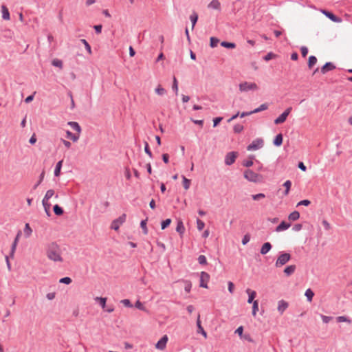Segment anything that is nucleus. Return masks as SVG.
<instances>
[{
	"mask_svg": "<svg viewBox=\"0 0 352 352\" xmlns=\"http://www.w3.org/2000/svg\"><path fill=\"white\" fill-rule=\"evenodd\" d=\"M265 197V195L263 193H259V194L252 195V199L255 201L260 200L261 199H263Z\"/></svg>",
	"mask_w": 352,
	"mask_h": 352,
	"instance_id": "nucleus-52",
	"label": "nucleus"
},
{
	"mask_svg": "<svg viewBox=\"0 0 352 352\" xmlns=\"http://www.w3.org/2000/svg\"><path fill=\"white\" fill-rule=\"evenodd\" d=\"M228 285V291H229L231 294H232V293H233V292H234V283H233L232 282H231V281H229Z\"/></svg>",
	"mask_w": 352,
	"mask_h": 352,
	"instance_id": "nucleus-61",
	"label": "nucleus"
},
{
	"mask_svg": "<svg viewBox=\"0 0 352 352\" xmlns=\"http://www.w3.org/2000/svg\"><path fill=\"white\" fill-rule=\"evenodd\" d=\"M68 125H69L74 130H75L78 133H80L81 128L78 122H69Z\"/></svg>",
	"mask_w": 352,
	"mask_h": 352,
	"instance_id": "nucleus-21",
	"label": "nucleus"
},
{
	"mask_svg": "<svg viewBox=\"0 0 352 352\" xmlns=\"http://www.w3.org/2000/svg\"><path fill=\"white\" fill-rule=\"evenodd\" d=\"M233 130L236 133H241L243 130V126L239 124H236L234 125Z\"/></svg>",
	"mask_w": 352,
	"mask_h": 352,
	"instance_id": "nucleus-47",
	"label": "nucleus"
},
{
	"mask_svg": "<svg viewBox=\"0 0 352 352\" xmlns=\"http://www.w3.org/2000/svg\"><path fill=\"white\" fill-rule=\"evenodd\" d=\"M16 245H17L16 242V241H13V243L12 244L11 250H10V257H13L14 256V254L15 252Z\"/></svg>",
	"mask_w": 352,
	"mask_h": 352,
	"instance_id": "nucleus-50",
	"label": "nucleus"
},
{
	"mask_svg": "<svg viewBox=\"0 0 352 352\" xmlns=\"http://www.w3.org/2000/svg\"><path fill=\"white\" fill-rule=\"evenodd\" d=\"M55 195V192L54 190L52 189H50V190H48L46 193H45V195L43 199V207L45 210V211L47 212H48V211L50 210V206H51V204L49 202V200L50 198H52L54 195Z\"/></svg>",
	"mask_w": 352,
	"mask_h": 352,
	"instance_id": "nucleus-4",
	"label": "nucleus"
},
{
	"mask_svg": "<svg viewBox=\"0 0 352 352\" xmlns=\"http://www.w3.org/2000/svg\"><path fill=\"white\" fill-rule=\"evenodd\" d=\"M176 231L177 232H179V234H180L181 236L184 233L185 228H184V226L183 225V221H177V227H176Z\"/></svg>",
	"mask_w": 352,
	"mask_h": 352,
	"instance_id": "nucleus-22",
	"label": "nucleus"
},
{
	"mask_svg": "<svg viewBox=\"0 0 352 352\" xmlns=\"http://www.w3.org/2000/svg\"><path fill=\"white\" fill-rule=\"evenodd\" d=\"M243 326L239 327L235 331V333L238 334L239 336H241L243 335Z\"/></svg>",
	"mask_w": 352,
	"mask_h": 352,
	"instance_id": "nucleus-57",
	"label": "nucleus"
},
{
	"mask_svg": "<svg viewBox=\"0 0 352 352\" xmlns=\"http://www.w3.org/2000/svg\"><path fill=\"white\" fill-rule=\"evenodd\" d=\"M197 333H201L204 338L207 337V333L204 329L203 327L201 324V320H200V315H198L197 320Z\"/></svg>",
	"mask_w": 352,
	"mask_h": 352,
	"instance_id": "nucleus-15",
	"label": "nucleus"
},
{
	"mask_svg": "<svg viewBox=\"0 0 352 352\" xmlns=\"http://www.w3.org/2000/svg\"><path fill=\"white\" fill-rule=\"evenodd\" d=\"M292 110V108L291 107L287 108L282 114H280L276 119L274 120V124H280L283 123L286 120Z\"/></svg>",
	"mask_w": 352,
	"mask_h": 352,
	"instance_id": "nucleus-7",
	"label": "nucleus"
},
{
	"mask_svg": "<svg viewBox=\"0 0 352 352\" xmlns=\"http://www.w3.org/2000/svg\"><path fill=\"white\" fill-rule=\"evenodd\" d=\"M191 287H192V284L190 281H186V286H185V291L188 293H189L190 292V289H191Z\"/></svg>",
	"mask_w": 352,
	"mask_h": 352,
	"instance_id": "nucleus-56",
	"label": "nucleus"
},
{
	"mask_svg": "<svg viewBox=\"0 0 352 352\" xmlns=\"http://www.w3.org/2000/svg\"><path fill=\"white\" fill-rule=\"evenodd\" d=\"M172 89L175 91L176 94H178V82L177 78L175 76L173 77Z\"/></svg>",
	"mask_w": 352,
	"mask_h": 352,
	"instance_id": "nucleus-45",
	"label": "nucleus"
},
{
	"mask_svg": "<svg viewBox=\"0 0 352 352\" xmlns=\"http://www.w3.org/2000/svg\"><path fill=\"white\" fill-rule=\"evenodd\" d=\"M295 270H296V265H291L287 266L285 268L284 273L287 276H291L295 272Z\"/></svg>",
	"mask_w": 352,
	"mask_h": 352,
	"instance_id": "nucleus-20",
	"label": "nucleus"
},
{
	"mask_svg": "<svg viewBox=\"0 0 352 352\" xmlns=\"http://www.w3.org/2000/svg\"><path fill=\"white\" fill-rule=\"evenodd\" d=\"M168 338L167 335L163 336L156 343L155 347L160 350H164L166 348Z\"/></svg>",
	"mask_w": 352,
	"mask_h": 352,
	"instance_id": "nucleus-10",
	"label": "nucleus"
},
{
	"mask_svg": "<svg viewBox=\"0 0 352 352\" xmlns=\"http://www.w3.org/2000/svg\"><path fill=\"white\" fill-rule=\"evenodd\" d=\"M320 12L323 14H324L327 17H328L330 20H331L333 22H335V23H341L342 22V19L336 16L332 12H330L326 10H320Z\"/></svg>",
	"mask_w": 352,
	"mask_h": 352,
	"instance_id": "nucleus-11",
	"label": "nucleus"
},
{
	"mask_svg": "<svg viewBox=\"0 0 352 352\" xmlns=\"http://www.w3.org/2000/svg\"><path fill=\"white\" fill-rule=\"evenodd\" d=\"M52 64L55 67H59L60 69H62L63 67V62L59 59H54L52 62Z\"/></svg>",
	"mask_w": 352,
	"mask_h": 352,
	"instance_id": "nucleus-39",
	"label": "nucleus"
},
{
	"mask_svg": "<svg viewBox=\"0 0 352 352\" xmlns=\"http://www.w3.org/2000/svg\"><path fill=\"white\" fill-rule=\"evenodd\" d=\"M317 63V58L314 56H311L309 58L308 66L311 68Z\"/></svg>",
	"mask_w": 352,
	"mask_h": 352,
	"instance_id": "nucleus-33",
	"label": "nucleus"
},
{
	"mask_svg": "<svg viewBox=\"0 0 352 352\" xmlns=\"http://www.w3.org/2000/svg\"><path fill=\"white\" fill-rule=\"evenodd\" d=\"M221 117L216 118L213 120V126L215 127L217 126V124L222 120Z\"/></svg>",
	"mask_w": 352,
	"mask_h": 352,
	"instance_id": "nucleus-63",
	"label": "nucleus"
},
{
	"mask_svg": "<svg viewBox=\"0 0 352 352\" xmlns=\"http://www.w3.org/2000/svg\"><path fill=\"white\" fill-rule=\"evenodd\" d=\"M300 217V214L297 211L292 212L289 216V220H298Z\"/></svg>",
	"mask_w": 352,
	"mask_h": 352,
	"instance_id": "nucleus-36",
	"label": "nucleus"
},
{
	"mask_svg": "<svg viewBox=\"0 0 352 352\" xmlns=\"http://www.w3.org/2000/svg\"><path fill=\"white\" fill-rule=\"evenodd\" d=\"M243 176L245 179L250 182L260 183L263 181V176L258 174L250 169H247L244 171Z\"/></svg>",
	"mask_w": 352,
	"mask_h": 352,
	"instance_id": "nucleus-2",
	"label": "nucleus"
},
{
	"mask_svg": "<svg viewBox=\"0 0 352 352\" xmlns=\"http://www.w3.org/2000/svg\"><path fill=\"white\" fill-rule=\"evenodd\" d=\"M197 261L200 265H204L207 264V260L204 255L199 256Z\"/></svg>",
	"mask_w": 352,
	"mask_h": 352,
	"instance_id": "nucleus-43",
	"label": "nucleus"
},
{
	"mask_svg": "<svg viewBox=\"0 0 352 352\" xmlns=\"http://www.w3.org/2000/svg\"><path fill=\"white\" fill-rule=\"evenodd\" d=\"M305 296L307 297V299L309 302H311L313 299V297L314 296V292L311 289H307L305 294Z\"/></svg>",
	"mask_w": 352,
	"mask_h": 352,
	"instance_id": "nucleus-29",
	"label": "nucleus"
},
{
	"mask_svg": "<svg viewBox=\"0 0 352 352\" xmlns=\"http://www.w3.org/2000/svg\"><path fill=\"white\" fill-rule=\"evenodd\" d=\"M250 240V234L249 233H247L244 235L243 239H242V244L246 245Z\"/></svg>",
	"mask_w": 352,
	"mask_h": 352,
	"instance_id": "nucleus-51",
	"label": "nucleus"
},
{
	"mask_svg": "<svg viewBox=\"0 0 352 352\" xmlns=\"http://www.w3.org/2000/svg\"><path fill=\"white\" fill-rule=\"evenodd\" d=\"M336 320L338 322H348L349 324L351 323V320L350 318H349L348 317L344 316L337 317Z\"/></svg>",
	"mask_w": 352,
	"mask_h": 352,
	"instance_id": "nucleus-31",
	"label": "nucleus"
},
{
	"mask_svg": "<svg viewBox=\"0 0 352 352\" xmlns=\"http://www.w3.org/2000/svg\"><path fill=\"white\" fill-rule=\"evenodd\" d=\"M238 157V153L235 151L229 152L225 157V164L228 166H230L234 163L236 159Z\"/></svg>",
	"mask_w": 352,
	"mask_h": 352,
	"instance_id": "nucleus-8",
	"label": "nucleus"
},
{
	"mask_svg": "<svg viewBox=\"0 0 352 352\" xmlns=\"http://www.w3.org/2000/svg\"><path fill=\"white\" fill-rule=\"evenodd\" d=\"M267 108H268V106L267 104H262L259 107L252 111L251 113H258L260 111L266 110Z\"/></svg>",
	"mask_w": 352,
	"mask_h": 352,
	"instance_id": "nucleus-32",
	"label": "nucleus"
},
{
	"mask_svg": "<svg viewBox=\"0 0 352 352\" xmlns=\"http://www.w3.org/2000/svg\"><path fill=\"white\" fill-rule=\"evenodd\" d=\"M95 300L99 302V304L100 305V306L102 307V309H105L106 307V302H107V298H104V297H96L95 298Z\"/></svg>",
	"mask_w": 352,
	"mask_h": 352,
	"instance_id": "nucleus-26",
	"label": "nucleus"
},
{
	"mask_svg": "<svg viewBox=\"0 0 352 352\" xmlns=\"http://www.w3.org/2000/svg\"><path fill=\"white\" fill-rule=\"evenodd\" d=\"M190 19L192 22V30H193L197 21V19H198V15L196 12H193L190 16Z\"/></svg>",
	"mask_w": 352,
	"mask_h": 352,
	"instance_id": "nucleus-28",
	"label": "nucleus"
},
{
	"mask_svg": "<svg viewBox=\"0 0 352 352\" xmlns=\"http://www.w3.org/2000/svg\"><path fill=\"white\" fill-rule=\"evenodd\" d=\"M210 275L206 272H201L200 274V285L201 287L208 288L207 283L209 281Z\"/></svg>",
	"mask_w": 352,
	"mask_h": 352,
	"instance_id": "nucleus-9",
	"label": "nucleus"
},
{
	"mask_svg": "<svg viewBox=\"0 0 352 352\" xmlns=\"http://www.w3.org/2000/svg\"><path fill=\"white\" fill-rule=\"evenodd\" d=\"M2 18L4 20L8 21L10 19V12L7 7L4 5L1 6Z\"/></svg>",
	"mask_w": 352,
	"mask_h": 352,
	"instance_id": "nucleus-18",
	"label": "nucleus"
},
{
	"mask_svg": "<svg viewBox=\"0 0 352 352\" xmlns=\"http://www.w3.org/2000/svg\"><path fill=\"white\" fill-rule=\"evenodd\" d=\"M254 159V155H250L248 157V160H244L243 162V166H245V167H250L253 165V160Z\"/></svg>",
	"mask_w": 352,
	"mask_h": 352,
	"instance_id": "nucleus-23",
	"label": "nucleus"
},
{
	"mask_svg": "<svg viewBox=\"0 0 352 352\" xmlns=\"http://www.w3.org/2000/svg\"><path fill=\"white\" fill-rule=\"evenodd\" d=\"M53 210L54 213L57 215H60L63 213V210L58 205H55Z\"/></svg>",
	"mask_w": 352,
	"mask_h": 352,
	"instance_id": "nucleus-41",
	"label": "nucleus"
},
{
	"mask_svg": "<svg viewBox=\"0 0 352 352\" xmlns=\"http://www.w3.org/2000/svg\"><path fill=\"white\" fill-rule=\"evenodd\" d=\"M32 230L31 228L30 227L29 223H26L25 228H24V234H25V236L29 237L32 233Z\"/></svg>",
	"mask_w": 352,
	"mask_h": 352,
	"instance_id": "nucleus-37",
	"label": "nucleus"
},
{
	"mask_svg": "<svg viewBox=\"0 0 352 352\" xmlns=\"http://www.w3.org/2000/svg\"><path fill=\"white\" fill-rule=\"evenodd\" d=\"M190 185V180L183 176V186L186 190H188Z\"/></svg>",
	"mask_w": 352,
	"mask_h": 352,
	"instance_id": "nucleus-42",
	"label": "nucleus"
},
{
	"mask_svg": "<svg viewBox=\"0 0 352 352\" xmlns=\"http://www.w3.org/2000/svg\"><path fill=\"white\" fill-rule=\"evenodd\" d=\"M63 162V160H60L56 165V168L54 170V175L56 177H58L60 175V170H61V168H62Z\"/></svg>",
	"mask_w": 352,
	"mask_h": 352,
	"instance_id": "nucleus-24",
	"label": "nucleus"
},
{
	"mask_svg": "<svg viewBox=\"0 0 352 352\" xmlns=\"http://www.w3.org/2000/svg\"><path fill=\"white\" fill-rule=\"evenodd\" d=\"M283 143V135L282 134H278L274 140V144L276 146H280Z\"/></svg>",
	"mask_w": 352,
	"mask_h": 352,
	"instance_id": "nucleus-25",
	"label": "nucleus"
},
{
	"mask_svg": "<svg viewBox=\"0 0 352 352\" xmlns=\"http://www.w3.org/2000/svg\"><path fill=\"white\" fill-rule=\"evenodd\" d=\"M209 9H213L216 10H221V3L219 0H212L208 5Z\"/></svg>",
	"mask_w": 352,
	"mask_h": 352,
	"instance_id": "nucleus-13",
	"label": "nucleus"
},
{
	"mask_svg": "<svg viewBox=\"0 0 352 352\" xmlns=\"http://www.w3.org/2000/svg\"><path fill=\"white\" fill-rule=\"evenodd\" d=\"M300 52H301L302 56L303 57H305V56L307 55V53H308V49H307V47L303 46V47H302L300 48Z\"/></svg>",
	"mask_w": 352,
	"mask_h": 352,
	"instance_id": "nucleus-55",
	"label": "nucleus"
},
{
	"mask_svg": "<svg viewBox=\"0 0 352 352\" xmlns=\"http://www.w3.org/2000/svg\"><path fill=\"white\" fill-rule=\"evenodd\" d=\"M221 46H223L224 47L230 48V49H233L236 47V45L234 43H228V42H226V41L221 42Z\"/></svg>",
	"mask_w": 352,
	"mask_h": 352,
	"instance_id": "nucleus-38",
	"label": "nucleus"
},
{
	"mask_svg": "<svg viewBox=\"0 0 352 352\" xmlns=\"http://www.w3.org/2000/svg\"><path fill=\"white\" fill-rule=\"evenodd\" d=\"M264 145V141L262 138H256L247 147L248 151H256L261 148Z\"/></svg>",
	"mask_w": 352,
	"mask_h": 352,
	"instance_id": "nucleus-6",
	"label": "nucleus"
},
{
	"mask_svg": "<svg viewBox=\"0 0 352 352\" xmlns=\"http://www.w3.org/2000/svg\"><path fill=\"white\" fill-rule=\"evenodd\" d=\"M276 56V54H273V53H272V52H270V53H268V54L265 56L264 59H265V60H267H267H271V59H272V58H274Z\"/></svg>",
	"mask_w": 352,
	"mask_h": 352,
	"instance_id": "nucleus-54",
	"label": "nucleus"
},
{
	"mask_svg": "<svg viewBox=\"0 0 352 352\" xmlns=\"http://www.w3.org/2000/svg\"><path fill=\"white\" fill-rule=\"evenodd\" d=\"M124 221H113L112 224L111 225L110 228L112 230H118L120 225L123 223Z\"/></svg>",
	"mask_w": 352,
	"mask_h": 352,
	"instance_id": "nucleus-34",
	"label": "nucleus"
},
{
	"mask_svg": "<svg viewBox=\"0 0 352 352\" xmlns=\"http://www.w3.org/2000/svg\"><path fill=\"white\" fill-rule=\"evenodd\" d=\"M135 307L140 310L146 311V308L144 307L143 304L140 300L136 301V302L135 303Z\"/></svg>",
	"mask_w": 352,
	"mask_h": 352,
	"instance_id": "nucleus-49",
	"label": "nucleus"
},
{
	"mask_svg": "<svg viewBox=\"0 0 352 352\" xmlns=\"http://www.w3.org/2000/svg\"><path fill=\"white\" fill-rule=\"evenodd\" d=\"M336 67L331 63H327L322 68L321 72L325 74L329 71L333 70Z\"/></svg>",
	"mask_w": 352,
	"mask_h": 352,
	"instance_id": "nucleus-19",
	"label": "nucleus"
},
{
	"mask_svg": "<svg viewBox=\"0 0 352 352\" xmlns=\"http://www.w3.org/2000/svg\"><path fill=\"white\" fill-rule=\"evenodd\" d=\"M46 255L47 258L54 262H63L61 250L56 242H51L46 246Z\"/></svg>",
	"mask_w": 352,
	"mask_h": 352,
	"instance_id": "nucleus-1",
	"label": "nucleus"
},
{
	"mask_svg": "<svg viewBox=\"0 0 352 352\" xmlns=\"http://www.w3.org/2000/svg\"><path fill=\"white\" fill-rule=\"evenodd\" d=\"M291 259V255L287 252H282L278 257L275 265L276 267L286 264Z\"/></svg>",
	"mask_w": 352,
	"mask_h": 352,
	"instance_id": "nucleus-5",
	"label": "nucleus"
},
{
	"mask_svg": "<svg viewBox=\"0 0 352 352\" xmlns=\"http://www.w3.org/2000/svg\"><path fill=\"white\" fill-rule=\"evenodd\" d=\"M291 226V223L287 221H281V223L276 228V232H281L288 229Z\"/></svg>",
	"mask_w": 352,
	"mask_h": 352,
	"instance_id": "nucleus-16",
	"label": "nucleus"
},
{
	"mask_svg": "<svg viewBox=\"0 0 352 352\" xmlns=\"http://www.w3.org/2000/svg\"><path fill=\"white\" fill-rule=\"evenodd\" d=\"M72 278L70 277H67V276L63 277L59 280V282L60 283H63V284H66V285L70 284L72 283Z\"/></svg>",
	"mask_w": 352,
	"mask_h": 352,
	"instance_id": "nucleus-44",
	"label": "nucleus"
},
{
	"mask_svg": "<svg viewBox=\"0 0 352 352\" xmlns=\"http://www.w3.org/2000/svg\"><path fill=\"white\" fill-rule=\"evenodd\" d=\"M147 221H140V227L143 231V233L144 234H146L148 233V229L146 227Z\"/></svg>",
	"mask_w": 352,
	"mask_h": 352,
	"instance_id": "nucleus-48",
	"label": "nucleus"
},
{
	"mask_svg": "<svg viewBox=\"0 0 352 352\" xmlns=\"http://www.w3.org/2000/svg\"><path fill=\"white\" fill-rule=\"evenodd\" d=\"M172 221H162L161 226L162 230H164L168 228Z\"/></svg>",
	"mask_w": 352,
	"mask_h": 352,
	"instance_id": "nucleus-58",
	"label": "nucleus"
},
{
	"mask_svg": "<svg viewBox=\"0 0 352 352\" xmlns=\"http://www.w3.org/2000/svg\"><path fill=\"white\" fill-rule=\"evenodd\" d=\"M239 87L240 91L241 92L256 91L258 89V87L255 82H250L247 81L240 83Z\"/></svg>",
	"mask_w": 352,
	"mask_h": 352,
	"instance_id": "nucleus-3",
	"label": "nucleus"
},
{
	"mask_svg": "<svg viewBox=\"0 0 352 352\" xmlns=\"http://www.w3.org/2000/svg\"><path fill=\"white\" fill-rule=\"evenodd\" d=\"M283 186L285 188V195H287L290 190L292 183L289 180H287L284 183Z\"/></svg>",
	"mask_w": 352,
	"mask_h": 352,
	"instance_id": "nucleus-40",
	"label": "nucleus"
},
{
	"mask_svg": "<svg viewBox=\"0 0 352 352\" xmlns=\"http://www.w3.org/2000/svg\"><path fill=\"white\" fill-rule=\"evenodd\" d=\"M219 40L216 37H211L210 39V45L211 47H215L218 45Z\"/></svg>",
	"mask_w": 352,
	"mask_h": 352,
	"instance_id": "nucleus-35",
	"label": "nucleus"
},
{
	"mask_svg": "<svg viewBox=\"0 0 352 352\" xmlns=\"http://www.w3.org/2000/svg\"><path fill=\"white\" fill-rule=\"evenodd\" d=\"M258 311V301L257 300H256L252 303V315H253V316H256Z\"/></svg>",
	"mask_w": 352,
	"mask_h": 352,
	"instance_id": "nucleus-30",
	"label": "nucleus"
},
{
	"mask_svg": "<svg viewBox=\"0 0 352 352\" xmlns=\"http://www.w3.org/2000/svg\"><path fill=\"white\" fill-rule=\"evenodd\" d=\"M121 303H122L126 307H132L133 305L131 304L130 300L124 299L121 300Z\"/></svg>",
	"mask_w": 352,
	"mask_h": 352,
	"instance_id": "nucleus-53",
	"label": "nucleus"
},
{
	"mask_svg": "<svg viewBox=\"0 0 352 352\" xmlns=\"http://www.w3.org/2000/svg\"><path fill=\"white\" fill-rule=\"evenodd\" d=\"M288 302L285 301L284 300H279L278 302V311L280 314H282L288 307Z\"/></svg>",
	"mask_w": 352,
	"mask_h": 352,
	"instance_id": "nucleus-12",
	"label": "nucleus"
},
{
	"mask_svg": "<svg viewBox=\"0 0 352 352\" xmlns=\"http://www.w3.org/2000/svg\"><path fill=\"white\" fill-rule=\"evenodd\" d=\"M321 316H322V321L324 323H328L333 318L331 316H323V315H322Z\"/></svg>",
	"mask_w": 352,
	"mask_h": 352,
	"instance_id": "nucleus-62",
	"label": "nucleus"
},
{
	"mask_svg": "<svg viewBox=\"0 0 352 352\" xmlns=\"http://www.w3.org/2000/svg\"><path fill=\"white\" fill-rule=\"evenodd\" d=\"M144 151L150 157H152V153L150 151L148 144L147 142H145Z\"/></svg>",
	"mask_w": 352,
	"mask_h": 352,
	"instance_id": "nucleus-59",
	"label": "nucleus"
},
{
	"mask_svg": "<svg viewBox=\"0 0 352 352\" xmlns=\"http://www.w3.org/2000/svg\"><path fill=\"white\" fill-rule=\"evenodd\" d=\"M81 42L85 45V47L87 52L89 54H91V53H92L91 48V46L89 45V44L87 43V41L85 39H82Z\"/></svg>",
	"mask_w": 352,
	"mask_h": 352,
	"instance_id": "nucleus-46",
	"label": "nucleus"
},
{
	"mask_svg": "<svg viewBox=\"0 0 352 352\" xmlns=\"http://www.w3.org/2000/svg\"><path fill=\"white\" fill-rule=\"evenodd\" d=\"M302 225L301 223H297L293 226L292 230L297 232V231L300 230L302 229Z\"/></svg>",
	"mask_w": 352,
	"mask_h": 352,
	"instance_id": "nucleus-60",
	"label": "nucleus"
},
{
	"mask_svg": "<svg viewBox=\"0 0 352 352\" xmlns=\"http://www.w3.org/2000/svg\"><path fill=\"white\" fill-rule=\"evenodd\" d=\"M272 248V244L270 242H265L263 244L260 252L261 254H266L268 252H270Z\"/></svg>",
	"mask_w": 352,
	"mask_h": 352,
	"instance_id": "nucleus-17",
	"label": "nucleus"
},
{
	"mask_svg": "<svg viewBox=\"0 0 352 352\" xmlns=\"http://www.w3.org/2000/svg\"><path fill=\"white\" fill-rule=\"evenodd\" d=\"M246 293L248 294V303L251 304L254 302V298L256 296V292L254 290H251L250 289H246Z\"/></svg>",
	"mask_w": 352,
	"mask_h": 352,
	"instance_id": "nucleus-14",
	"label": "nucleus"
},
{
	"mask_svg": "<svg viewBox=\"0 0 352 352\" xmlns=\"http://www.w3.org/2000/svg\"><path fill=\"white\" fill-rule=\"evenodd\" d=\"M155 92L158 96H163L166 93V91L164 88H163L161 85H158L155 89Z\"/></svg>",
	"mask_w": 352,
	"mask_h": 352,
	"instance_id": "nucleus-27",
	"label": "nucleus"
},
{
	"mask_svg": "<svg viewBox=\"0 0 352 352\" xmlns=\"http://www.w3.org/2000/svg\"><path fill=\"white\" fill-rule=\"evenodd\" d=\"M61 142L63 143V144L65 145V146L67 148H71L72 146V144L70 142L67 141V140H63V139H61Z\"/></svg>",
	"mask_w": 352,
	"mask_h": 352,
	"instance_id": "nucleus-64",
	"label": "nucleus"
}]
</instances>
